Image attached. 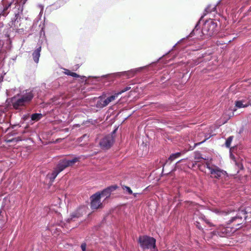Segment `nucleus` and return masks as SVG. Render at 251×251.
Segmentation results:
<instances>
[{
    "mask_svg": "<svg viewBox=\"0 0 251 251\" xmlns=\"http://www.w3.org/2000/svg\"><path fill=\"white\" fill-rule=\"evenodd\" d=\"M219 215L224 219L229 220L227 224H232L236 227L241 225L244 220H251V212L248 213L244 209H239L238 211H218Z\"/></svg>",
    "mask_w": 251,
    "mask_h": 251,
    "instance_id": "obj_1",
    "label": "nucleus"
},
{
    "mask_svg": "<svg viewBox=\"0 0 251 251\" xmlns=\"http://www.w3.org/2000/svg\"><path fill=\"white\" fill-rule=\"evenodd\" d=\"M34 96L32 91L26 90L25 93L21 95L20 97H14L11 99L13 108L19 110L24 109L26 105L31 101Z\"/></svg>",
    "mask_w": 251,
    "mask_h": 251,
    "instance_id": "obj_2",
    "label": "nucleus"
},
{
    "mask_svg": "<svg viewBox=\"0 0 251 251\" xmlns=\"http://www.w3.org/2000/svg\"><path fill=\"white\" fill-rule=\"evenodd\" d=\"M131 88L129 86H127L119 92L112 95L106 99H105V96H101L99 98V100L97 102L96 107L99 108H102L106 106L110 102L115 100L119 95L130 90Z\"/></svg>",
    "mask_w": 251,
    "mask_h": 251,
    "instance_id": "obj_3",
    "label": "nucleus"
},
{
    "mask_svg": "<svg viewBox=\"0 0 251 251\" xmlns=\"http://www.w3.org/2000/svg\"><path fill=\"white\" fill-rule=\"evenodd\" d=\"M202 33L203 35L211 37L217 32V24L211 19L207 20L203 24L202 30Z\"/></svg>",
    "mask_w": 251,
    "mask_h": 251,
    "instance_id": "obj_4",
    "label": "nucleus"
},
{
    "mask_svg": "<svg viewBox=\"0 0 251 251\" xmlns=\"http://www.w3.org/2000/svg\"><path fill=\"white\" fill-rule=\"evenodd\" d=\"M138 242L143 250L155 249L156 240L153 237L147 235L140 236Z\"/></svg>",
    "mask_w": 251,
    "mask_h": 251,
    "instance_id": "obj_5",
    "label": "nucleus"
},
{
    "mask_svg": "<svg viewBox=\"0 0 251 251\" xmlns=\"http://www.w3.org/2000/svg\"><path fill=\"white\" fill-rule=\"evenodd\" d=\"M206 167L210 171L211 177L217 179H220L224 177L226 173V171L221 169L217 166L211 164L208 162L205 163Z\"/></svg>",
    "mask_w": 251,
    "mask_h": 251,
    "instance_id": "obj_6",
    "label": "nucleus"
},
{
    "mask_svg": "<svg viewBox=\"0 0 251 251\" xmlns=\"http://www.w3.org/2000/svg\"><path fill=\"white\" fill-rule=\"evenodd\" d=\"M78 161V158L75 157L72 160L63 159L59 161L55 168L59 173L65 168L73 166L75 163Z\"/></svg>",
    "mask_w": 251,
    "mask_h": 251,
    "instance_id": "obj_7",
    "label": "nucleus"
},
{
    "mask_svg": "<svg viewBox=\"0 0 251 251\" xmlns=\"http://www.w3.org/2000/svg\"><path fill=\"white\" fill-rule=\"evenodd\" d=\"M114 142V136L112 135H107L100 140L99 145L101 149L107 150L111 147Z\"/></svg>",
    "mask_w": 251,
    "mask_h": 251,
    "instance_id": "obj_8",
    "label": "nucleus"
},
{
    "mask_svg": "<svg viewBox=\"0 0 251 251\" xmlns=\"http://www.w3.org/2000/svg\"><path fill=\"white\" fill-rule=\"evenodd\" d=\"M234 231V230L233 231V229L231 227L220 226L216 231H214V234H217L221 237L229 236L231 235Z\"/></svg>",
    "mask_w": 251,
    "mask_h": 251,
    "instance_id": "obj_9",
    "label": "nucleus"
},
{
    "mask_svg": "<svg viewBox=\"0 0 251 251\" xmlns=\"http://www.w3.org/2000/svg\"><path fill=\"white\" fill-rule=\"evenodd\" d=\"M100 194L96 193L91 197V208L92 209H97L100 207L102 203L100 202Z\"/></svg>",
    "mask_w": 251,
    "mask_h": 251,
    "instance_id": "obj_10",
    "label": "nucleus"
},
{
    "mask_svg": "<svg viewBox=\"0 0 251 251\" xmlns=\"http://www.w3.org/2000/svg\"><path fill=\"white\" fill-rule=\"evenodd\" d=\"M82 216V213L81 212L80 209H78L75 212H73L71 215V218L68 219V222L71 223L72 221H75V218H78Z\"/></svg>",
    "mask_w": 251,
    "mask_h": 251,
    "instance_id": "obj_11",
    "label": "nucleus"
},
{
    "mask_svg": "<svg viewBox=\"0 0 251 251\" xmlns=\"http://www.w3.org/2000/svg\"><path fill=\"white\" fill-rule=\"evenodd\" d=\"M117 188V186H112L104 189L100 194V196H105L106 197H109L110 195L111 192L115 190Z\"/></svg>",
    "mask_w": 251,
    "mask_h": 251,
    "instance_id": "obj_12",
    "label": "nucleus"
},
{
    "mask_svg": "<svg viewBox=\"0 0 251 251\" xmlns=\"http://www.w3.org/2000/svg\"><path fill=\"white\" fill-rule=\"evenodd\" d=\"M41 51V47H39L36 49L32 53V56L34 62L38 63L40 56V52Z\"/></svg>",
    "mask_w": 251,
    "mask_h": 251,
    "instance_id": "obj_13",
    "label": "nucleus"
},
{
    "mask_svg": "<svg viewBox=\"0 0 251 251\" xmlns=\"http://www.w3.org/2000/svg\"><path fill=\"white\" fill-rule=\"evenodd\" d=\"M245 100H237L235 101V106L237 108H244L248 107L250 104L249 102H247L245 103Z\"/></svg>",
    "mask_w": 251,
    "mask_h": 251,
    "instance_id": "obj_14",
    "label": "nucleus"
},
{
    "mask_svg": "<svg viewBox=\"0 0 251 251\" xmlns=\"http://www.w3.org/2000/svg\"><path fill=\"white\" fill-rule=\"evenodd\" d=\"M59 173L54 169L51 174H48L47 177L50 179V182H52Z\"/></svg>",
    "mask_w": 251,
    "mask_h": 251,
    "instance_id": "obj_15",
    "label": "nucleus"
},
{
    "mask_svg": "<svg viewBox=\"0 0 251 251\" xmlns=\"http://www.w3.org/2000/svg\"><path fill=\"white\" fill-rule=\"evenodd\" d=\"M43 117V115L41 113H34L31 115V119L32 121H38Z\"/></svg>",
    "mask_w": 251,
    "mask_h": 251,
    "instance_id": "obj_16",
    "label": "nucleus"
},
{
    "mask_svg": "<svg viewBox=\"0 0 251 251\" xmlns=\"http://www.w3.org/2000/svg\"><path fill=\"white\" fill-rule=\"evenodd\" d=\"M12 3H13V1H11L10 2H8L7 3L5 4L4 5V8H3V10L2 11L3 15H7L9 13V12H7V11L8 9V8H9L11 7Z\"/></svg>",
    "mask_w": 251,
    "mask_h": 251,
    "instance_id": "obj_17",
    "label": "nucleus"
},
{
    "mask_svg": "<svg viewBox=\"0 0 251 251\" xmlns=\"http://www.w3.org/2000/svg\"><path fill=\"white\" fill-rule=\"evenodd\" d=\"M181 155L180 152H176L171 154L168 158V160L172 162L174 161L176 158L179 157Z\"/></svg>",
    "mask_w": 251,
    "mask_h": 251,
    "instance_id": "obj_18",
    "label": "nucleus"
},
{
    "mask_svg": "<svg viewBox=\"0 0 251 251\" xmlns=\"http://www.w3.org/2000/svg\"><path fill=\"white\" fill-rule=\"evenodd\" d=\"M65 74L68 75L72 76L74 77H79V75L75 73L72 72L69 70L66 69L65 72Z\"/></svg>",
    "mask_w": 251,
    "mask_h": 251,
    "instance_id": "obj_19",
    "label": "nucleus"
},
{
    "mask_svg": "<svg viewBox=\"0 0 251 251\" xmlns=\"http://www.w3.org/2000/svg\"><path fill=\"white\" fill-rule=\"evenodd\" d=\"M136 71L134 70H130L127 72H124V75L128 76V77H131L134 75Z\"/></svg>",
    "mask_w": 251,
    "mask_h": 251,
    "instance_id": "obj_20",
    "label": "nucleus"
},
{
    "mask_svg": "<svg viewBox=\"0 0 251 251\" xmlns=\"http://www.w3.org/2000/svg\"><path fill=\"white\" fill-rule=\"evenodd\" d=\"M233 139V136H230L229 137L227 138V139L226 140V146L227 148H229L230 147L231 143Z\"/></svg>",
    "mask_w": 251,
    "mask_h": 251,
    "instance_id": "obj_21",
    "label": "nucleus"
},
{
    "mask_svg": "<svg viewBox=\"0 0 251 251\" xmlns=\"http://www.w3.org/2000/svg\"><path fill=\"white\" fill-rule=\"evenodd\" d=\"M215 10H216L215 6H214V7L212 8V9H211L210 6H208L205 9V11L206 13H205L204 15H206L207 13H211L212 11H215Z\"/></svg>",
    "mask_w": 251,
    "mask_h": 251,
    "instance_id": "obj_22",
    "label": "nucleus"
},
{
    "mask_svg": "<svg viewBox=\"0 0 251 251\" xmlns=\"http://www.w3.org/2000/svg\"><path fill=\"white\" fill-rule=\"evenodd\" d=\"M123 189L126 190L128 194L131 195V194H133L132 191L131 190V189H130V188L129 187L126 186H124L123 187Z\"/></svg>",
    "mask_w": 251,
    "mask_h": 251,
    "instance_id": "obj_23",
    "label": "nucleus"
},
{
    "mask_svg": "<svg viewBox=\"0 0 251 251\" xmlns=\"http://www.w3.org/2000/svg\"><path fill=\"white\" fill-rule=\"evenodd\" d=\"M235 164L237 166L239 170H243V166L242 163L240 162H237L235 160Z\"/></svg>",
    "mask_w": 251,
    "mask_h": 251,
    "instance_id": "obj_24",
    "label": "nucleus"
},
{
    "mask_svg": "<svg viewBox=\"0 0 251 251\" xmlns=\"http://www.w3.org/2000/svg\"><path fill=\"white\" fill-rule=\"evenodd\" d=\"M198 25L197 24L195 28L193 29V30L191 32V33H190V36H192L194 35H195V32H197L198 30V29H197V26H198Z\"/></svg>",
    "mask_w": 251,
    "mask_h": 251,
    "instance_id": "obj_25",
    "label": "nucleus"
},
{
    "mask_svg": "<svg viewBox=\"0 0 251 251\" xmlns=\"http://www.w3.org/2000/svg\"><path fill=\"white\" fill-rule=\"evenodd\" d=\"M202 219L204 221V222L207 223V224L209 225V226H212V224L209 222V221L204 216H203L202 217Z\"/></svg>",
    "mask_w": 251,
    "mask_h": 251,
    "instance_id": "obj_26",
    "label": "nucleus"
},
{
    "mask_svg": "<svg viewBox=\"0 0 251 251\" xmlns=\"http://www.w3.org/2000/svg\"><path fill=\"white\" fill-rule=\"evenodd\" d=\"M86 244L85 243H83L81 245V248L82 251H86Z\"/></svg>",
    "mask_w": 251,
    "mask_h": 251,
    "instance_id": "obj_27",
    "label": "nucleus"
},
{
    "mask_svg": "<svg viewBox=\"0 0 251 251\" xmlns=\"http://www.w3.org/2000/svg\"><path fill=\"white\" fill-rule=\"evenodd\" d=\"M205 141V139H204L203 141H202L201 142L196 143L195 145V146L199 145L201 144V143H203Z\"/></svg>",
    "mask_w": 251,
    "mask_h": 251,
    "instance_id": "obj_28",
    "label": "nucleus"
},
{
    "mask_svg": "<svg viewBox=\"0 0 251 251\" xmlns=\"http://www.w3.org/2000/svg\"><path fill=\"white\" fill-rule=\"evenodd\" d=\"M133 194L134 197H136L137 196V193H134Z\"/></svg>",
    "mask_w": 251,
    "mask_h": 251,
    "instance_id": "obj_29",
    "label": "nucleus"
},
{
    "mask_svg": "<svg viewBox=\"0 0 251 251\" xmlns=\"http://www.w3.org/2000/svg\"><path fill=\"white\" fill-rule=\"evenodd\" d=\"M116 131V129H115V130L113 131L112 134L111 135H113V134H114V133H115Z\"/></svg>",
    "mask_w": 251,
    "mask_h": 251,
    "instance_id": "obj_30",
    "label": "nucleus"
},
{
    "mask_svg": "<svg viewBox=\"0 0 251 251\" xmlns=\"http://www.w3.org/2000/svg\"><path fill=\"white\" fill-rule=\"evenodd\" d=\"M197 226L199 228V229H201V227L200 226H198V225H197Z\"/></svg>",
    "mask_w": 251,
    "mask_h": 251,
    "instance_id": "obj_31",
    "label": "nucleus"
},
{
    "mask_svg": "<svg viewBox=\"0 0 251 251\" xmlns=\"http://www.w3.org/2000/svg\"><path fill=\"white\" fill-rule=\"evenodd\" d=\"M18 16H19L18 14H17L15 15V17H17Z\"/></svg>",
    "mask_w": 251,
    "mask_h": 251,
    "instance_id": "obj_32",
    "label": "nucleus"
},
{
    "mask_svg": "<svg viewBox=\"0 0 251 251\" xmlns=\"http://www.w3.org/2000/svg\"><path fill=\"white\" fill-rule=\"evenodd\" d=\"M26 0H25V1H26Z\"/></svg>",
    "mask_w": 251,
    "mask_h": 251,
    "instance_id": "obj_33",
    "label": "nucleus"
}]
</instances>
